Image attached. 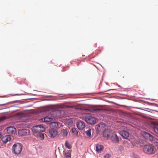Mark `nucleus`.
Wrapping results in <instances>:
<instances>
[{"label":"nucleus","mask_w":158,"mask_h":158,"mask_svg":"<svg viewBox=\"0 0 158 158\" xmlns=\"http://www.w3.org/2000/svg\"><path fill=\"white\" fill-rule=\"evenodd\" d=\"M22 149V145L19 143L14 144L12 148L13 152L16 154H19L21 152Z\"/></svg>","instance_id":"obj_1"},{"label":"nucleus","mask_w":158,"mask_h":158,"mask_svg":"<svg viewBox=\"0 0 158 158\" xmlns=\"http://www.w3.org/2000/svg\"><path fill=\"white\" fill-rule=\"evenodd\" d=\"M85 119L87 123L90 124H94L96 123L95 118L92 117L90 114H85Z\"/></svg>","instance_id":"obj_2"},{"label":"nucleus","mask_w":158,"mask_h":158,"mask_svg":"<svg viewBox=\"0 0 158 158\" xmlns=\"http://www.w3.org/2000/svg\"><path fill=\"white\" fill-rule=\"evenodd\" d=\"M154 150V147L152 145H145L143 147V152L147 154H152Z\"/></svg>","instance_id":"obj_3"},{"label":"nucleus","mask_w":158,"mask_h":158,"mask_svg":"<svg viewBox=\"0 0 158 158\" xmlns=\"http://www.w3.org/2000/svg\"><path fill=\"white\" fill-rule=\"evenodd\" d=\"M44 127L41 125H36L32 128L33 131L35 133H40L44 131Z\"/></svg>","instance_id":"obj_4"},{"label":"nucleus","mask_w":158,"mask_h":158,"mask_svg":"<svg viewBox=\"0 0 158 158\" xmlns=\"http://www.w3.org/2000/svg\"><path fill=\"white\" fill-rule=\"evenodd\" d=\"M57 133V131L55 129H51L49 130V135L51 137H55Z\"/></svg>","instance_id":"obj_5"},{"label":"nucleus","mask_w":158,"mask_h":158,"mask_svg":"<svg viewBox=\"0 0 158 158\" xmlns=\"http://www.w3.org/2000/svg\"><path fill=\"white\" fill-rule=\"evenodd\" d=\"M143 135L144 138L150 141L153 140L154 139L152 136L147 132H143Z\"/></svg>","instance_id":"obj_6"},{"label":"nucleus","mask_w":158,"mask_h":158,"mask_svg":"<svg viewBox=\"0 0 158 158\" xmlns=\"http://www.w3.org/2000/svg\"><path fill=\"white\" fill-rule=\"evenodd\" d=\"M29 131L27 129H22L18 131V134L20 136L26 135L28 133Z\"/></svg>","instance_id":"obj_7"},{"label":"nucleus","mask_w":158,"mask_h":158,"mask_svg":"<svg viewBox=\"0 0 158 158\" xmlns=\"http://www.w3.org/2000/svg\"><path fill=\"white\" fill-rule=\"evenodd\" d=\"M7 132L9 134L15 133L16 132V129L12 127H9L6 128Z\"/></svg>","instance_id":"obj_8"},{"label":"nucleus","mask_w":158,"mask_h":158,"mask_svg":"<svg viewBox=\"0 0 158 158\" xmlns=\"http://www.w3.org/2000/svg\"><path fill=\"white\" fill-rule=\"evenodd\" d=\"M77 127L80 130H82L85 127V123L84 122L79 121L78 122Z\"/></svg>","instance_id":"obj_9"},{"label":"nucleus","mask_w":158,"mask_h":158,"mask_svg":"<svg viewBox=\"0 0 158 158\" xmlns=\"http://www.w3.org/2000/svg\"><path fill=\"white\" fill-rule=\"evenodd\" d=\"M11 139V138L10 135H6V136L3 137L2 138V141L4 143L10 141Z\"/></svg>","instance_id":"obj_10"},{"label":"nucleus","mask_w":158,"mask_h":158,"mask_svg":"<svg viewBox=\"0 0 158 158\" xmlns=\"http://www.w3.org/2000/svg\"><path fill=\"white\" fill-rule=\"evenodd\" d=\"M111 139L112 141L115 143H117L119 141L118 136L115 134H112L111 136Z\"/></svg>","instance_id":"obj_11"},{"label":"nucleus","mask_w":158,"mask_h":158,"mask_svg":"<svg viewBox=\"0 0 158 158\" xmlns=\"http://www.w3.org/2000/svg\"><path fill=\"white\" fill-rule=\"evenodd\" d=\"M96 151L98 153H100L103 150L104 147L102 145L98 144L96 146Z\"/></svg>","instance_id":"obj_12"},{"label":"nucleus","mask_w":158,"mask_h":158,"mask_svg":"<svg viewBox=\"0 0 158 158\" xmlns=\"http://www.w3.org/2000/svg\"><path fill=\"white\" fill-rule=\"evenodd\" d=\"M120 134L123 138L125 139H127L129 136V133L126 131H123L120 132Z\"/></svg>","instance_id":"obj_13"},{"label":"nucleus","mask_w":158,"mask_h":158,"mask_svg":"<svg viewBox=\"0 0 158 158\" xmlns=\"http://www.w3.org/2000/svg\"><path fill=\"white\" fill-rule=\"evenodd\" d=\"M110 130L108 129L104 130L103 132V136L106 138H108L110 136Z\"/></svg>","instance_id":"obj_14"},{"label":"nucleus","mask_w":158,"mask_h":158,"mask_svg":"<svg viewBox=\"0 0 158 158\" xmlns=\"http://www.w3.org/2000/svg\"><path fill=\"white\" fill-rule=\"evenodd\" d=\"M60 134L63 137H66L68 134V132L66 130L63 129L61 130L60 131Z\"/></svg>","instance_id":"obj_15"},{"label":"nucleus","mask_w":158,"mask_h":158,"mask_svg":"<svg viewBox=\"0 0 158 158\" xmlns=\"http://www.w3.org/2000/svg\"><path fill=\"white\" fill-rule=\"evenodd\" d=\"M105 126V124L103 123H99L96 126V127L98 131H100L102 128H104Z\"/></svg>","instance_id":"obj_16"},{"label":"nucleus","mask_w":158,"mask_h":158,"mask_svg":"<svg viewBox=\"0 0 158 158\" xmlns=\"http://www.w3.org/2000/svg\"><path fill=\"white\" fill-rule=\"evenodd\" d=\"M44 121L46 122H48L52 121L53 118L51 116H48L44 118Z\"/></svg>","instance_id":"obj_17"},{"label":"nucleus","mask_w":158,"mask_h":158,"mask_svg":"<svg viewBox=\"0 0 158 158\" xmlns=\"http://www.w3.org/2000/svg\"><path fill=\"white\" fill-rule=\"evenodd\" d=\"M153 129L154 131L158 134V124H156L153 126Z\"/></svg>","instance_id":"obj_18"},{"label":"nucleus","mask_w":158,"mask_h":158,"mask_svg":"<svg viewBox=\"0 0 158 158\" xmlns=\"http://www.w3.org/2000/svg\"><path fill=\"white\" fill-rule=\"evenodd\" d=\"M71 131L74 136H77V135L78 131H77L75 128H73L71 130Z\"/></svg>","instance_id":"obj_19"},{"label":"nucleus","mask_w":158,"mask_h":158,"mask_svg":"<svg viewBox=\"0 0 158 158\" xmlns=\"http://www.w3.org/2000/svg\"><path fill=\"white\" fill-rule=\"evenodd\" d=\"M51 125L54 127H58L59 126L58 123L57 122H52L51 123Z\"/></svg>","instance_id":"obj_20"},{"label":"nucleus","mask_w":158,"mask_h":158,"mask_svg":"<svg viewBox=\"0 0 158 158\" xmlns=\"http://www.w3.org/2000/svg\"><path fill=\"white\" fill-rule=\"evenodd\" d=\"M90 111L92 112H98L99 111L102 110L103 109L99 108H92L90 110Z\"/></svg>","instance_id":"obj_21"},{"label":"nucleus","mask_w":158,"mask_h":158,"mask_svg":"<svg viewBox=\"0 0 158 158\" xmlns=\"http://www.w3.org/2000/svg\"><path fill=\"white\" fill-rule=\"evenodd\" d=\"M65 146L69 149H70L71 148L70 144L69 143V141L68 140H66L65 141Z\"/></svg>","instance_id":"obj_22"},{"label":"nucleus","mask_w":158,"mask_h":158,"mask_svg":"<svg viewBox=\"0 0 158 158\" xmlns=\"http://www.w3.org/2000/svg\"><path fill=\"white\" fill-rule=\"evenodd\" d=\"M86 133L87 136L90 137L91 136V129H89L88 130L86 131Z\"/></svg>","instance_id":"obj_23"},{"label":"nucleus","mask_w":158,"mask_h":158,"mask_svg":"<svg viewBox=\"0 0 158 158\" xmlns=\"http://www.w3.org/2000/svg\"><path fill=\"white\" fill-rule=\"evenodd\" d=\"M64 154L66 158H71V154L69 152H65Z\"/></svg>","instance_id":"obj_24"},{"label":"nucleus","mask_w":158,"mask_h":158,"mask_svg":"<svg viewBox=\"0 0 158 158\" xmlns=\"http://www.w3.org/2000/svg\"><path fill=\"white\" fill-rule=\"evenodd\" d=\"M110 155L108 154H106L104 156L103 158H110Z\"/></svg>","instance_id":"obj_25"},{"label":"nucleus","mask_w":158,"mask_h":158,"mask_svg":"<svg viewBox=\"0 0 158 158\" xmlns=\"http://www.w3.org/2000/svg\"><path fill=\"white\" fill-rule=\"evenodd\" d=\"M40 137L42 139H44V135L43 134H39Z\"/></svg>","instance_id":"obj_26"},{"label":"nucleus","mask_w":158,"mask_h":158,"mask_svg":"<svg viewBox=\"0 0 158 158\" xmlns=\"http://www.w3.org/2000/svg\"><path fill=\"white\" fill-rule=\"evenodd\" d=\"M6 119V117L4 116H3L0 118V121L4 120L5 119Z\"/></svg>","instance_id":"obj_27"},{"label":"nucleus","mask_w":158,"mask_h":158,"mask_svg":"<svg viewBox=\"0 0 158 158\" xmlns=\"http://www.w3.org/2000/svg\"><path fill=\"white\" fill-rule=\"evenodd\" d=\"M1 136H2L1 133H0V138L1 137Z\"/></svg>","instance_id":"obj_28"},{"label":"nucleus","mask_w":158,"mask_h":158,"mask_svg":"<svg viewBox=\"0 0 158 158\" xmlns=\"http://www.w3.org/2000/svg\"><path fill=\"white\" fill-rule=\"evenodd\" d=\"M87 110H89V109H87Z\"/></svg>","instance_id":"obj_29"}]
</instances>
